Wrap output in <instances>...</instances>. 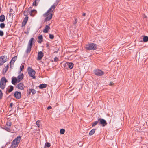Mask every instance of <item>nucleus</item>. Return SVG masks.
<instances>
[{"label": "nucleus", "mask_w": 148, "mask_h": 148, "mask_svg": "<svg viewBox=\"0 0 148 148\" xmlns=\"http://www.w3.org/2000/svg\"><path fill=\"white\" fill-rule=\"evenodd\" d=\"M57 6V4L53 5L48 10L47 12L43 14V16L46 17L45 19V21H47L50 20L52 17L53 11L54 10Z\"/></svg>", "instance_id": "obj_1"}, {"label": "nucleus", "mask_w": 148, "mask_h": 148, "mask_svg": "<svg viewBox=\"0 0 148 148\" xmlns=\"http://www.w3.org/2000/svg\"><path fill=\"white\" fill-rule=\"evenodd\" d=\"M21 139V137L20 136H18L15 138L12 143L11 147L14 148L17 147L20 142Z\"/></svg>", "instance_id": "obj_2"}, {"label": "nucleus", "mask_w": 148, "mask_h": 148, "mask_svg": "<svg viewBox=\"0 0 148 148\" xmlns=\"http://www.w3.org/2000/svg\"><path fill=\"white\" fill-rule=\"evenodd\" d=\"M85 48L88 50H95L97 48V46L96 44L94 43H90L86 45Z\"/></svg>", "instance_id": "obj_3"}, {"label": "nucleus", "mask_w": 148, "mask_h": 148, "mask_svg": "<svg viewBox=\"0 0 148 148\" xmlns=\"http://www.w3.org/2000/svg\"><path fill=\"white\" fill-rule=\"evenodd\" d=\"M7 82V80L5 77H3L1 78L0 82V88L2 89L3 90L5 88Z\"/></svg>", "instance_id": "obj_4"}, {"label": "nucleus", "mask_w": 148, "mask_h": 148, "mask_svg": "<svg viewBox=\"0 0 148 148\" xmlns=\"http://www.w3.org/2000/svg\"><path fill=\"white\" fill-rule=\"evenodd\" d=\"M28 72L29 75L32 77L33 79H36V77L35 75L36 73L35 71L32 69L30 67H29L28 68Z\"/></svg>", "instance_id": "obj_5"}, {"label": "nucleus", "mask_w": 148, "mask_h": 148, "mask_svg": "<svg viewBox=\"0 0 148 148\" xmlns=\"http://www.w3.org/2000/svg\"><path fill=\"white\" fill-rule=\"evenodd\" d=\"M7 60V56H3L0 57V66L6 62Z\"/></svg>", "instance_id": "obj_6"}, {"label": "nucleus", "mask_w": 148, "mask_h": 148, "mask_svg": "<svg viewBox=\"0 0 148 148\" xmlns=\"http://www.w3.org/2000/svg\"><path fill=\"white\" fill-rule=\"evenodd\" d=\"M94 71L95 74L97 75L101 76L104 74V73L103 71L99 69L95 70Z\"/></svg>", "instance_id": "obj_7"}, {"label": "nucleus", "mask_w": 148, "mask_h": 148, "mask_svg": "<svg viewBox=\"0 0 148 148\" xmlns=\"http://www.w3.org/2000/svg\"><path fill=\"white\" fill-rule=\"evenodd\" d=\"M98 120L99 122V124L102 125L103 127L105 126L107 124L106 121L103 119L99 118L98 119Z\"/></svg>", "instance_id": "obj_8"}, {"label": "nucleus", "mask_w": 148, "mask_h": 148, "mask_svg": "<svg viewBox=\"0 0 148 148\" xmlns=\"http://www.w3.org/2000/svg\"><path fill=\"white\" fill-rule=\"evenodd\" d=\"M44 54L42 51L39 52L38 54L37 60H41Z\"/></svg>", "instance_id": "obj_9"}, {"label": "nucleus", "mask_w": 148, "mask_h": 148, "mask_svg": "<svg viewBox=\"0 0 148 148\" xmlns=\"http://www.w3.org/2000/svg\"><path fill=\"white\" fill-rule=\"evenodd\" d=\"M14 95L15 97L18 99H20L21 97V94L20 92H16Z\"/></svg>", "instance_id": "obj_10"}, {"label": "nucleus", "mask_w": 148, "mask_h": 148, "mask_svg": "<svg viewBox=\"0 0 148 148\" xmlns=\"http://www.w3.org/2000/svg\"><path fill=\"white\" fill-rule=\"evenodd\" d=\"M17 87L19 89L22 90L24 89L25 86L22 83H20L17 85Z\"/></svg>", "instance_id": "obj_11"}, {"label": "nucleus", "mask_w": 148, "mask_h": 148, "mask_svg": "<svg viewBox=\"0 0 148 148\" xmlns=\"http://www.w3.org/2000/svg\"><path fill=\"white\" fill-rule=\"evenodd\" d=\"M37 12L36 10H31L29 12L30 15L32 17H34L35 14L37 13Z\"/></svg>", "instance_id": "obj_12"}, {"label": "nucleus", "mask_w": 148, "mask_h": 148, "mask_svg": "<svg viewBox=\"0 0 148 148\" xmlns=\"http://www.w3.org/2000/svg\"><path fill=\"white\" fill-rule=\"evenodd\" d=\"M17 58V56H15L13 57L12 59L10 62V66H11L12 65H13L15 61L16 60Z\"/></svg>", "instance_id": "obj_13"}, {"label": "nucleus", "mask_w": 148, "mask_h": 148, "mask_svg": "<svg viewBox=\"0 0 148 148\" xmlns=\"http://www.w3.org/2000/svg\"><path fill=\"white\" fill-rule=\"evenodd\" d=\"M23 77L24 75L23 73H22L18 75L17 78L18 81V82L21 81L23 79Z\"/></svg>", "instance_id": "obj_14"}, {"label": "nucleus", "mask_w": 148, "mask_h": 148, "mask_svg": "<svg viewBox=\"0 0 148 148\" xmlns=\"http://www.w3.org/2000/svg\"><path fill=\"white\" fill-rule=\"evenodd\" d=\"M34 38H31L29 42L28 45L32 47L33 45V43L34 42Z\"/></svg>", "instance_id": "obj_15"}, {"label": "nucleus", "mask_w": 148, "mask_h": 148, "mask_svg": "<svg viewBox=\"0 0 148 148\" xmlns=\"http://www.w3.org/2000/svg\"><path fill=\"white\" fill-rule=\"evenodd\" d=\"M50 29V27L48 25H47L45 26L44 29L43 30V32L44 33H47L48 30Z\"/></svg>", "instance_id": "obj_16"}, {"label": "nucleus", "mask_w": 148, "mask_h": 148, "mask_svg": "<svg viewBox=\"0 0 148 148\" xmlns=\"http://www.w3.org/2000/svg\"><path fill=\"white\" fill-rule=\"evenodd\" d=\"M16 82H18L17 78L15 77H13L12 78V83L13 84H15Z\"/></svg>", "instance_id": "obj_17"}, {"label": "nucleus", "mask_w": 148, "mask_h": 148, "mask_svg": "<svg viewBox=\"0 0 148 148\" xmlns=\"http://www.w3.org/2000/svg\"><path fill=\"white\" fill-rule=\"evenodd\" d=\"M65 64V65H68L70 69H72L73 68V64L71 62L69 63L66 62V63Z\"/></svg>", "instance_id": "obj_18"}, {"label": "nucleus", "mask_w": 148, "mask_h": 148, "mask_svg": "<svg viewBox=\"0 0 148 148\" xmlns=\"http://www.w3.org/2000/svg\"><path fill=\"white\" fill-rule=\"evenodd\" d=\"M28 17L27 16L24 19L22 25H25L28 21Z\"/></svg>", "instance_id": "obj_19"}, {"label": "nucleus", "mask_w": 148, "mask_h": 148, "mask_svg": "<svg viewBox=\"0 0 148 148\" xmlns=\"http://www.w3.org/2000/svg\"><path fill=\"white\" fill-rule=\"evenodd\" d=\"M8 65H7L6 66H5L3 69V73L4 74H5V73L8 71Z\"/></svg>", "instance_id": "obj_20"}, {"label": "nucleus", "mask_w": 148, "mask_h": 148, "mask_svg": "<svg viewBox=\"0 0 148 148\" xmlns=\"http://www.w3.org/2000/svg\"><path fill=\"white\" fill-rule=\"evenodd\" d=\"M38 38L39 40H38V42L40 43H41L43 40V37L42 35H41L39 36L38 37Z\"/></svg>", "instance_id": "obj_21"}, {"label": "nucleus", "mask_w": 148, "mask_h": 148, "mask_svg": "<svg viewBox=\"0 0 148 148\" xmlns=\"http://www.w3.org/2000/svg\"><path fill=\"white\" fill-rule=\"evenodd\" d=\"M5 20V17L4 15H2L0 16V21L1 22H3Z\"/></svg>", "instance_id": "obj_22"}, {"label": "nucleus", "mask_w": 148, "mask_h": 148, "mask_svg": "<svg viewBox=\"0 0 148 148\" xmlns=\"http://www.w3.org/2000/svg\"><path fill=\"white\" fill-rule=\"evenodd\" d=\"M31 46H28L27 49L26 51V52L27 53H29L31 51Z\"/></svg>", "instance_id": "obj_23"}, {"label": "nucleus", "mask_w": 148, "mask_h": 148, "mask_svg": "<svg viewBox=\"0 0 148 148\" xmlns=\"http://www.w3.org/2000/svg\"><path fill=\"white\" fill-rule=\"evenodd\" d=\"M31 92L33 94H34L35 93L36 91L34 89H29V94H30Z\"/></svg>", "instance_id": "obj_24"}, {"label": "nucleus", "mask_w": 148, "mask_h": 148, "mask_svg": "<svg viewBox=\"0 0 148 148\" xmlns=\"http://www.w3.org/2000/svg\"><path fill=\"white\" fill-rule=\"evenodd\" d=\"M95 129H93L89 133V134L90 136L92 135L95 131Z\"/></svg>", "instance_id": "obj_25"}, {"label": "nucleus", "mask_w": 148, "mask_h": 148, "mask_svg": "<svg viewBox=\"0 0 148 148\" xmlns=\"http://www.w3.org/2000/svg\"><path fill=\"white\" fill-rule=\"evenodd\" d=\"M46 86L47 85L46 84H41L39 86V88L40 89H42L46 88Z\"/></svg>", "instance_id": "obj_26"}, {"label": "nucleus", "mask_w": 148, "mask_h": 148, "mask_svg": "<svg viewBox=\"0 0 148 148\" xmlns=\"http://www.w3.org/2000/svg\"><path fill=\"white\" fill-rule=\"evenodd\" d=\"M143 41L144 42H146L148 41V37L146 36H145L143 38Z\"/></svg>", "instance_id": "obj_27"}, {"label": "nucleus", "mask_w": 148, "mask_h": 148, "mask_svg": "<svg viewBox=\"0 0 148 148\" xmlns=\"http://www.w3.org/2000/svg\"><path fill=\"white\" fill-rule=\"evenodd\" d=\"M13 90V87L12 86H10V89L8 90V92H10Z\"/></svg>", "instance_id": "obj_28"}, {"label": "nucleus", "mask_w": 148, "mask_h": 148, "mask_svg": "<svg viewBox=\"0 0 148 148\" xmlns=\"http://www.w3.org/2000/svg\"><path fill=\"white\" fill-rule=\"evenodd\" d=\"M12 124L10 122H7L6 123V126L8 127H10L11 125Z\"/></svg>", "instance_id": "obj_29"}, {"label": "nucleus", "mask_w": 148, "mask_h": 148, "mask_svg": "<svg viewBox=\"0 0 148 148\" xmlns=\"http://www.w3.org/2000/svg\"><path fill=\"white\" fill-rule=\"evenodd\" d=\"M65 132V130L64 129H62L60 130V133L61 134H63Z\"/></svg>", "instance_id": "obj_30"}, {"label": "nucleus", "mask_w": 148, "mask_h": 148, "mask_svg": "<svg viewBox=\"0 0 148 148\" xmlns=\"http://www.w3.org/2000/svg\"><path fill=\"white\" fill-rule=\"evenodd\" d=\"M45 146L49 147L51 146L50 143H49L47 142L45 143Z\"/></svg>", "instance_id": "obj_31"}, {"label": "nucleus", "mask_w": 148, "mask_h": 148, "mask_svg": "<svg viewBox=\"0 0 148 148\" xmlns=\"http://www.w3.org/2000/svg\"><path fill=\"white\" fill-rule=\"evenodd\" d=\"M0 27L1 28H3L5 27V25L4 23H1L0 24Z\"/></svg>", "instance_id": "obj_32"}, {"label": "nucleus", "mask_w": 148, "mask_h": 148, "mask_svg": "<svg viewBox=\"0 0 148 148\" xmlns=\"http://www.w3.org/2000/svg\"><path fill=\"white\" fill-rule=\"evenodd\" d=\"M98 121H95L92 124V126H95L98 123Z\"/></svg>", "instance_id": "obj_33"}, {"label": "nucleus", "mask_w": 148, "mask_h": 148, "mask_svg": "<svg viewBox=\"0 0 148 148\" xmlns=\"http://www.w3.org/2000/svg\"><path fill=\"white\" fill-rule=\"evenodd\" d=\"M38 3L37 1L36 0L34 2H33V5L34 6H36V3Z\"/></svg>", "instance_id": "obj_34"}, {"label": "nucleus", "mask_w": 148, "mask_h": 148, "mask_svg": "<svg viewBox=\"0 0 148 148\" xmlns=\"http://www.w3.org/2000/svg\"><path fill=\"white\" fill-rule=\"evenodd\" d=\"M49 38L51 39H53L54 38V36L53 35L51 34H49Z\"/></svg>", "instance_id": "obj_35"}, {"label": "nucleus", "mask_w": 148, "mask_h": 148, "mask_svg": "<svg viewBox=\"0 0 148 148\" xmlns=\"http://www.w3.org/2000/svg\"><path fill=\"white\" fill-rule=\"evenodd\" d=\"M40 121L39 120H38L36 123V124L37 125V126L38 127H39L40 125Z\"/></svg>", "instance_id": "obj_36"}, {"label": "nucleus", "mask_w": 148, "mask_h": 148, "mask_svg": "<svg viewBox=\"0 0 148 148\" xmlns=\"http://www.w3.org/2000/svg\"><path fill=\"white\" fill-rule=\"evenodd\" d=\"M24 68V66L23 65H21L20 66V70L21 71H22Z\"/></svg>", "instance_id": "obj_37"}, {"label": "nucleus", "mask_w": 148, "mask_h": 148, "mask_svg": "<svg viewBox=\"0 0 148 148\" xmlns=\"http://www.w3.org/2000/svg\"><path fill=\"white\" fill-rule=\"evenodd\" d=\"M3 96V93L2 92L1 90L0 89V99L2 98Z\"/></svg>", "instance_id": "obj_38"}, {"label": "nucleus", "mask_w": 148, "mask_h": 148, "mask_svg": "<svg viewBox=\"0 0 148 148\" xmlns=\"http://www.w3.org/2000/svg\"><path fill=\"white\" fill-rule=\"evenodd\" d=\"M3 35V32L1 30L0 31V36H2Z\"/></svg>", "instance_id": "obj_39"}, {"label": "nucleus", "mask_w": 148, "mask_h": 148, "mask_svg": "<svg viewBox=\"0 0 148 148\" xmlns=\"http://www.w3.org/2000/svg\"><path fill=\"white\" fill-rule=\"evenodd\" d=\"M4 129L5 130H6V131H8L9 132L10 131V128H8V127H5L4 128Z\"/></svg>", "instance_id": "obj_40"}, {"label": "nucleus", "mask_w": 148, "mask_h": 148, "mask_svg": "<svg viewBox=\"0 0 148 148\" xmlns=\"http://www.w3.org/2000/svg\"><path fill=\"white\" fill-rule=\"evenodd\" d=\"M77 18H75V21L74 22L73 24L74 25H75L76 24V23H77Z\"/></svg>", "instance_id": "obj_41"}, {"label": "nucleus", "mask_w": 148, "mask_h": 148, "mask_svg": "<svg viewBox=\"0 0 148 148\" xmlns=\"http://www.w3.org/2000/svg\"><path fill=\"white\" fill-rule=\"evenodd\" d=\"M58 61V59L57 57H56L54 58V61L55 62H56Z\"/></svg>", "instance_id": "obj_42"}, {"label": "nucleus", "mask_w": 148, "mask_h": 148, "mask_svg": "<svg viewBox=\"0 0 148 148\" xmlns=\"http://www.w3.org/2000/svg\"><path fill=\"white\" fill-rule=\"evenodd\" d=\"M51 108H52V107L51 106H49L47 108V109L48 110L51 109Z\"/></svg>", "instance_id": "obj_43"}, {"label": "nucleus", "mask_w": 148, "mask_h": 148, "mask_svg": "<svg viewBox=\"0 0 148 148\" xmlns=\"http://www.w3.org/2000/svg\"><path fill=\"white\" fill-rule=\"evenodd\" d=\"M13 105V103H11L10 104V106L11 107H12V106Z\"/></svg>", "instance_id": "obj_44"}, {"label": "nucleus", "mask_w": 148, "mask_h": 148, "mask_svg": "<svg viewBox=\"0 0 148 148\" xmlns=\"http://www.w3.org/2000/svg\"><path fill=\"white\" fill-rule=\"evenodd\" d=\"M26 13H27V12H24V14L25 15H26Z\"/></svg>", "instance_id": "obj_45"}, {"label": "nucleus", "mask_w": 148, "mask_h": 148, "mask_svg": "<svg viewBox=\"0 0 148 148\" xmlns=\"http://www.w3.org/2000/svg\"><path fill=\"white\" fill-rule=\"evenodd\" d=\"M86 14L85 13H84L83 14V16H85Z\"/></svg>", "instance_id": "obj_46"}, {"label": "nucleus", "mask_w": 148, "mask_h": 148, "mask_svg": "<svg viewBox=\"0 0 148 148\" xmlns=\"http://www.w3.org/2000/svg\"><path fill=\"white\" fill-rule=\"evenodd\" d=\"M147 17V16L146 15H144V18H146Z\"/></svg>", "instance_id": "obj_47"}, {"label": "nucleus", "mask_w": 148, "mask_h": 148, "mask_svg": "<svg viewBox=\"0 0 148 148\" xmlns=\"http://www.w3.org/2000/svg\"><path fill=\"white\" fill-rule=\"evenodd\" d=\"M112 84H112V82H110V86H112Z\"/></svg>", "instance_id": "obj_48"}, {"label": "nucleus", "mask_w": 148, "mask_h": 148, "mask_svg": "<svg viewBox=\"0 0 148 148\" xmlns=\"http://www.w3.org/2000/svg\"><path fill=\"white\" fill-rule=\"evenodd\" d=\"M28 90H27V92H28Z\"/></svg>", "instance_id": "obj_49"}]
</instances>
